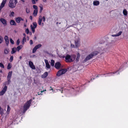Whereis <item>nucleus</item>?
I'll return each mask as SVG.
<instances>
[{
    "instance_id": "4c0bfd02",
    "label": "nucleus",
    "mask_w": 128,
    "mask_h": 128,
    "mask_svg": "<svg viewBox=\"0 0 128 128\" xmlns=\"http://www.w3.org/2000/svg\"><path fill=\"white\" fill-rule=\"evenodd\" d=\"M3 38L1 36H0V44H1L3 41Z\"/></svg>"
},
{
    "instance_id": "0e129e2a",
    "label": "nucleus",
    "mask_w": 128,
    "mask_h": 128,
    "mask_svg": "<svg viewBox=\"0 0 128 128\" xmlns=\"http://www.w3.org/2000/svg\"><path fill=\"white\" fill-rule=\"evenodd\" d=\"M35 56V55H33L32 56V57H34Z\"/></svg>"
},
{
    "instance_id": "8fccbe9b",
    "label": "nucleus",
    "mask_w": 128,
    "mask_h": 128,
    "mask_svg": "<svg viewBox=\"0 0 128 128\" xmlns=\"http://www.w3.org/2000/svg\"><path fill=\"white\" fill-rule=\"evenodd\" d=\"M42 91H41L40 93V92H38V95H42Z\"/></svg>"
},
{
    "instance_id": "b1692460",
    "label": "nucleus",
    "mask_w": 128,
    "mask_h": 128,
    "mask_svg": "<svg viewBox=\"0 0 128 128\" xmlns=\"http://www.w3.org/2000/svg\"><path fill=\"white\" fill-rule=\"evenodd\" d=\"M123 13L124 16H126L127 15L128 12L126 9H124L123 11Z\"/></svg>"
},
{
    "instance_id": "c9c22d12",
    "label": "nucleus",
    "mask_w": 128,
    "mask_h": 128,
    "mask_svg": "<svg viewBox=\"0 0 128 128\" xmlns=\"http://www.w3.org/2000/svg\"><path fill=\"white\" fill-rule=\"evenodd\" d=\"M10 41L11 44H14V42L13 40L11 38H10Z\"/></svg>"
},
{
    "instance_id": "20e7f679",
    "label": "nucleus",
    "mask_w": 128,
    "mask_h": 128,
    "mask_svg": "<svg viewBox=\"0 0 128 128\" xmlns=\"http://www.w3.org/2000/svg\"><path fill=\"white\" fill-rule=\"evenodd\" d=\"M17 3V0H10L8 4L9 6L12 8H14Z\"/></svg>"
},
{
    "instance_id": "5701e85b",
    "label": "nucleus",
    "mask_w": 128,
    "mask_h": 128,
    "mask_svg": "<svg viewBox=\"0 0 128 128\" xmlns=\"http://www.w3.org/2000/svg\"><path fill=\"white\" fill-rule=\"evenodd\" d=\"M118 72V71L116 72H111L110 73H109L108 74H105L104 75H106L105 76H111L112 75V74H114L115 73H116Z\"/></svg>"
},
{
    "instance_id": "7c9ffc66",
    "label": "nucleus",
    "mask_w": 128,
    "mask_h": 128,
    "mask_svg": "<svg viewBox=\"0 0 128 128\" xmlns=\"http://www.w3.org/2000/svg\"><path fill=\"white\" fill-rule=\"evenodd\" d=\"M12 67L11 64L10 63H9L7 66V69H10Z\"/></svg>"
},
{
    "instance_id": "473e14b6",
    "label": "nucleus",
    "mask_w": 128,
    "mask_h": 128,
    "mask_svg": "<svg viewBox=\"0 0 128 128\" xmlns=\"http://www.w3.org/2000/svg\"><path fill=\"white\" fill-rule=\"evenodd\" d=\"M7 89V86H5L2 90L4 92H6V90Z\"/></svg>"
},
{
    "instance_id": "bf43d9fd",
    "label": "nucleus",
    "mask_w": 128,
    "mask_h": 128,
    "mask_svg": "<svg viewBox=\"0 0 128 128\" xmlns=\"http://www.w3.org/2000/svg\"><path fill=\"white\" fill-rule=\"evenodd\" d=\"M36 36H35L34 38V40L36 39Z\"/></svg>"
},
{
    "instance_id": "a18cd8bd",
    "label": "nucleus",
    "mask_w": 128,
    "mask_h": 128,
    "mask_svg": "<svg viewBox=\"0 0 128 128\" xmlns=\"http://www.w3.org/2000/svg\"><path fill=\"white\" fill-rule=\"evenodd\" d=\"M71 47L72 48H75L76 46H74V45L72 44V43H71Z\"/></svg>"
},
{
    "instance_id": "6e6552de",
    "label": "nucleus",
    "mask_w": 128,
    "mask_h": 128,
    "mask_svg": "<svg viewBox=\"0 0 128 128\" xmlns=\"http://www.w3.org/2000/svg\"><path fill=\"white\" fill-rule=\"evenodd\" d=\"M45 62V63L46 66V69H49L50 68V65L49 64L48 60H44Z\"/></svg>"
},
{
    "instance_id": "4be33fe9",
    "label": "nucleus",
    "mask_w": 128,
    "mask_h": 128,
    "mask_svg": "<svg viewBox=\"0 0 128 128\" xmlns=\"http://www.w3.org/2000/svg\"><path fill=\"white\" fill-rule=\"evenodd\" d=\"M10 23L12 25H16V24L15 21L13 20H11L10 22Z\"/></svg>"
},
{
    "instance_id": "69168bd1",
    "label": "nucleus",
    "mask_w": 128,
    "mask_h": 128,
    "mask_svg": "<svg viewBox=\"0 0 128 128\" xmlns=\"http://www.w3.org/2000/svg\"><path fill=\"white\" fill-rule=\"evenodd\" d=\"M43 24H43V23H42V26H43Z\"/></svg>"
},
{
    "instance_id": "a19ab883",
    "label": "nucleus",
    "mask_w": 128,
    "mask_h": 128,
    "mask_svg": "<svg viewBox=\"0 0 128 128\" xmlns=\"http://www.w3.org/2000/svg\"><path fill=\"white\" fill-rule=\"evenodd\" d=\"M13 59V56H10V62H11L12 61Z\"/></svg>"
},
{
    "instance_id": "3c124183",
    "label": "nucleus",
    "mask_w": 128,
    "mask_h": 128,
    "mask_svg": "<svg viewBox=\"0 0 128 128\" xmlns=\"http://www.w3.org/2000/svg\"><path fill=\"white\" fill-rule=\"evenodd\" d=\"M42 20L44 21H45V20H46V19H45V17L44 16H43V17H42Z\"/></svg>"
},
{
    "instance_id": "052dcab7",
    "label": "nucleus",
    "mask_w": 128,
    "mask_h": 128,
    "mask_svg": "<svg viewBox=\"0 0 128 128\" xmlns=\"http://www.w3.org/2000/svg\"><path fill=\"white\" fill-rule=\"evenodd\" d=\"M22 56H20V57H19V58L20 59H21L22 58Z\"/></svg>"
},
{
    "instance_id": "09e8293b",
    "label": "nucleus",
    "mask_w": 128,
    "mask_h": 128,
    "mask_svg": "<svg viewBox=\"0 0 128 128\" xmlns=\"http://www.w3.org/2000/svg\"><path fill=\"white\" fill-rule=\"evenodd\" d=\"M30 45H32L33 44V42L32 40H31L30 41Z\"/></svg>"
},
{
    "instance_id": "4468645a",
    "label": "nucleus",
    "mask_w": 128,
    "mask_h": 128,
    "mask_svg": "<svg viewBox=\"0 0 128 128\" xmlns=\"http://www.w3.org/2000/svg\"><path fill=\"white\" fill-rule=\"evenodd\" d=\"M4 39L6 41V43L7 46H8L9 43V40L8 37L7 36H5Z\"/></svg>"
},
{
    "instance_id": "864d4df0",
    "label": "nucleus",
    "mask_w": 128,
    "mask_h": 128,
    "mask_svg": "<svg viewBox=\"0 0 128 128\" xmlns=\"http://www.w3.org/2000/svg\"><path fill=\"white\" fill-rule=\"evenodd\" d=\"M30 19L31 20H32V16H30Z\"/></svg>"
},
{
    "instance_id": "c85d7f7f",
    "label": "nucleus",
    "mask_w": 128,
    "mask_h": 128,
    "mask_svg": "<svg viewBox=\"0 0 128 128\" xmlns=\"http://www.w3.org/2000/svg\"><path fill=\"white\" fill-rule=\"evenodd\" d=\"M26 41V38L25 37H24L23 38V39L22 41V44H24V42Z\"/></svg>"
},
{
    "instance_id": "72a5a7b5",
    "label": "nucleus",
    "mask_w": 128,
    "mask_h": 128,
    "mask_svg": "<svg viewBox=\"0 0 128 128\" xmlns=\"http://www.w3.org/2000/svg\"><path fill=\"white\" fill-rule=\"evenodd\" d=\"M33 27L34 28H36V27L37 26V25L36 23V22H34L33 23Z\"/></svg>"
},
{
    "instance_id": "de8ad7c7",
    "label": "nucleus",
    "mask_w": 128,
    "mask_h": 128,
    "mask_svg": "<svg viewBox=\"0 0 128 128\" xmlns=\"http://www.w3.org/2000/svg\"><path fill=\"white\" fill-rule=\"evenodd\" d=\"M26 12L27 13H29L30 12V10L29 9L26 8Z\"/></svg>"
},
{
    "instance_id": "4d7b16f0",
    "label": "nucleus",
    "mask_w": 128,
    "mask_h": 128,
    "mask_svg": "<svg viewBox=\"0 0 128 128\" xmlns=\"http://www.w3.org/2000/svg\"><path fill=\"white\" fill-rule=\"evenodd\" d=\"M23 35L25 37L26 36V34H25L24 33V34H23Z\"/></svg>"
},
{
    "instance_id": "f03ea898",
    "label": "nucleus",
    "mask_w": 128,
    "mask_h": 128,
    "mask_svg": "<svg viewBox=\"0 0 128 128\" xmlns=\"http://www.w3.org/2000/svg\"><path fill=\"white\" fill-rule=\"evenodd\" d=\"M98 53V52L97 51H95L92 52L84 60V62H86L88 60H90L94 56L97 55Z\"/></svg>"
},
{
    "instance_id": "0eeeda50",
    "label": "nucleus",
    "mask_w": 128,
    "mask_h": 128,
    "mask_svg": "<svg viewBox=\"0 0 128 128\" xmlns=\"http://www.w3.org/2000/svg\"><path fill=\"white\" fill-rule=\"evenodd\" d=\"M74 43L76 48L78 47L80 45V40L78 39L74 40Z\"/></svg>"
},
{
    "instance_id": "a878e982",
    "label": "nucleus",
    "mask_w": 128,
    "mask_h": 128,
    "mask_svg": "<svg viewBox=\"0 0 128 128\" xmlns=\"http://www.w3.org/2000/svg\"><path fill=\"white\" fill-rule=\"evenodd\" d=\"M80 57V54L79 53H78L77 54V57L76 59V62H77L79 61V59Z\"/></svg>"
},
{
    "instance_id": "603ef678",
    "label": "nucleus",
    "mask_w": 128,
    "mask_h": 128,
    "mask_svg": "<svg viewBox=\"0 0 128 128\" xmlns=\"http://www.w3.org/2000/svg\"><path fill=\"white\" fill-rule=\"evenodd\" d=\"M32 2L33 4H35L36 3L35 1L34 0H32Z\"/></svg>"
},
{
    "instance_id": "412c9836",
    "label": "nucleus",
    "mask_w": 128,
    "mask_h": 128,
    "mask_svg": "<svg viewBox=\"0 0 128 128\" xmlns=\"http://www.w3.org/2000/svg\"><path fill=\"white\" fill-rule=\"evenodd\" d=\"M4 52L5 54H8L9 52V50L8 48H5L4 49Z\"/></svg>"
},
{
    "instance_id": "cd10ccee",
    "label": "nucleus",
    "mask_w": 128,
    "mask_h": 128,
    "mask_svg": "<svg viewBox=\"0 0 128 128\" xmlns=\"http://www.w3.org/2000/svg\"><path fill=\"white\" fill-rule=\"evenodd\" d=\"M22 48V45H20L18 46L16 48V50L18 51L19 52L20 50Z\"/></svg>"
},
{
    "instance_id": "393cba45",
    "label": "nucleus",
    "mask_w": 128,
    "mask_h": 128,
    "mask_svg": "<svg viewBox=\"0 0 128 128\" xmlns=\"http://www.w3.org/2000/svg\"><path fill=\"white\" fill-rule=\"evenodd\" d=\"M38 12V10H34L33 13L34 16H37Z\"/></svg>"
},
{
    "instance_id": "a211bd4d",
    "label": "nucleus",
    "mask_w": 128,
    "mask_h": 128,
    "mask_svg": "<svg viewBox=\"0 0 128 128\" xmlns=\"http://www.w3.org/2000/svg\"><path fill=\"white\" fill-rule=\"evenodd\" d=\"M42 19V16H40L38 18V24L40 26L41 25Z\"/></svg>"
},
{
    "instance_id": "f3484780",
    "label": "nucleus",
    "mask_w": 128,
    "mask_h": 128,
    "mask_svg": "<svg viewBox=\"0 0 128 128\" xmlns=\"http://www.w3.org/2000/svg\"><path fill=\"white\" fill-rule=\"evenodd\" d=\"M48 73L47 72H45L41 76V77L42 78H46L48 75Z\"/></svg>"
},
{
    "instance_id": "c03bdc74",
    "label": "nucleus",
    "mask_w": 128,
    "mask_h": 128,
    "mask_svg": "<svg viewBox=\"0 0 128 128\" xmlns=\"http://www.w3.org/2000/svg\"><path fill=\"white\" fill-rule=\"evenodd\" d=\"M26 32L27 34H28L29 32V31L28 28L26 29Z\"/></svg>"
},
{
    "instance_id": "ddd939ff",
    "label": "nucleus",
    "mask_w": 128,
    "mask_h": 128,
    "mask_svg": "<svg viewBox=\"0 0 128 128\" xmlns=\"http://www.w3.org/2000/svg\"><path fill=\"white\" fill-rule=\"evenodd\" d=\"M16 22L18 23H19L20 22V21L21 20H24L22 18L20 17H18L17 18H16Z\"/></svg>"
},
{
    "instance_id": "338daca9",
    "label": "nucleus",
    "mask_w": 128,
    "mask_h": 128,
    "mask_svg": "<svg viewBox=\"0 0 128 128\" xmlns=\"http://www.w3.org/2000/svg\"><path fill=\"white\" fill-rule=\"evenodd\" d=\"M58 24V22H57L56 23V24Z\"/></svg>"
},
{
    "instance_id": "774afa93",
    "label": "nucleus",
    "mask_w": 128,
    "mask_h": 128,
    "mask_svg": "<svg viewBox=\"0 0 128 128\" xmlns=\"http://www.w3.org/2000/svg\"><path fill=\"white\" fill-rule=\"evenodd\" d=\"M36 2H37L38 1V0H35Z\"/></svg>"
},
{
    "instance_id": "c756f323",
    "label": "nucleus",
    "mask_w": 128,
    "mask_h": 128,
    "mask_svg": "<svg viewBox=\"0 0 128 128\" xmlns=\"http://www.w3.org/2000/svg\"><path fill=\"white\" fill-rule=\"evenodd\" d=\"M54 61L53 60H51V62L50 63V65L52 66H54Z\"/></svg>"
},
{
    "instance_id": "5fc2aeb1",
    "label": "nucleus",
    "mask_w": 128,
    "mask_h": 128,
    "mask_svg": "<svg viewBox=\"0 0 128 128\" xmlns=\"http://www.w3.org/2000/svg\"><path fill=\"white\" fill-rule=\"evenodd\" d=\"M43 1L44 2H46V0H43Z\"/></svg>"
},
{
    "instance_id": "7ed1b4c3",
    "label": "nucleus",
    "mask_w": 128,
    "mask_h": 128,
    "mask_svg": "<svg viewBox=\"0 0 128 128\" xmlns=\"http://www.w3.org/2000/svg\"><path fill=\"white\" fill-rule=\"evenodd\" d=\"M32 101V100H30L27 101L24 104L23 107L24 113L29 108L30 106Z\"/></svg>"
},
{
    "instance_id": "ea45409f",
    "label": "nucleus",
    "mask_w": 128,
    "mask_h": 128,
    "mask_svg": "<svg viewBox=\"0 0 128 128\" xmlns=\"http://www.w3.org/2000/svg\"><path fill=\"white\" fill-rule=\"evenodd\" d=\"M0 67L3 68H4V66L3 64L2 63H0Z\"/></svg>"
},
{
    "instance_id": "6e6d98bb",
    "label": "nucleus",
    "mask_w": 128,
    "mask_h": 128,
    "mask_svg": "<svg viewBox=\"0 0 128 128\" xmlns=\"http://www.w3.org/2000/svg\"><path fill=\"white\" fill-rule=\"evenodd\" d=\"M26 39H27V40H29V37L27 36L26 37Z\"/></svg>"
},
{
    "instance_id": "79ce46f5",
    "label": "nucleus",
    "mask_w": 128,
    "mask_h": 128,
    "mask_svg": "<svg viewBox=\"0 0 128 128\" xmlns=\"http://www.w3.org/2000/svg\"><path fill=\"white\" fill-rule=\"evenodd\" d=\"M5 92L2 90L0 92V96H2L4 94Z\"/></svg>"
},
{
    "instance_id": "e433bc0d",
    "label": "nucleus",
    "mask_w": 128,
    "mask_h": 128,
    "mask_svg": "<svg viewBox=\"0 0 128 128\" xmlns=\"http://www.w3.org/2000/svg\"><path fill=\"white\" fill-rule=\"evenodd\" d=\"M33 8L34 9V10H38V8L36 6L34 5L33 6Z\"/></svg>"
},
{
    "instance_id": "1a4fd4ad",
    "label": "nucleus",
    "mask_w": 128,
    "mask_h": 128,
    "mask_svg": "<svg viewBox=\"0 0 128 128\" xmlns=\"http://www.w3.org/2000/svg\"><path fill=\"white\" fill-rule=\"evenodd\" d=\"M7 0H3L1 4V5L0 6V10L4 6V5L6 4Z\"/></svg>"
},
{
    "instance_id": "bb28decb",
    "label": "nucleus",
    "mask_w": 128,
    "mask_h": 128,
    "mask_svg": "<svg viewBox=\"0 0 128 128\" xmlns=\"http://www.w3.org/2000/svg\"><path fill=\"white\" fill-rule=\"evenodd\" d=\"M7 80V81L6 82L4 83V84L5 85H8L11 82L10 80Z\"/></svg>"
},
{
    "instance_id": "6ab92c4d",
    "label": "nucleus",
    "mask_w": 128,
    "mask_h": 128,
    "mask_svg": "<svg viewBox=\"0 0 128 128\" xmlns=\"http://www.w3.org/2000/svg\"><path fill=\"white\" fill-rule=\"evenodd\" d=\"M122 33V31H120L116 34L112 35V37L119 36Z\"/></svg>"
},
{
    "instance_id": "f8f14e48",
    "label": "nucleus",
    "mask_w": 128,
    "mask_h": 128,
    "mask_svg": "<svg viewBox=\"0 0 128 128\" xmlns=\"http://www.w3.org/2000/svg\"><path fill=\"white\" fill-rule=\"evenodd\" d=\"M29 64L30 67L33 69H35V67L34 65L33 62L31 61H29Z\"/></svg>"
},
{
    "instance_id": "58836bf2",
    "label": "nucleus",
    "mask_w": 128,
    "mask_h": 128,
    "mask_svg": "<svg viewBox=\"0 0 128 128\" xmlns=\"http://www.w3.org/2000/svg\"><path fill=\"white\" fill-rule=\"evenodd\" d=\"M40 13H41L43 10V8L42 6H40Z\"/></svg>"
},
{
    "instance_id": "680f3d73",
    "label": "nucleus",
    "mask_w": 128,
    "mask_h": 128,
    "mask_svg": "<svg viewBox=\"0 0 128 128\" xmlns=\"http://www.w3.org/2000/svg\"><path fill=\"white\" fill-rule=\"evenodd\" d=\"M24 27H26V25L25 24H24Z\"/></svg>"
},
{
    "instance_id": "49530a36",
    "label": "nucleus",
    "mask_w": 128,
    "mask_h": 128,
    "mask_svg": "<svg viewBox=\"0 0 128 128\" xmlns=\"http://www.w3.org/2000/svg\"><path fill=\"white\" fill-rule=\"evenodd\" d=\"M20 42V41L19 40V39H18V40L16 42V44L17 45H18L19 44V43Z\"/></svg>"
},
{
    "instance_id": "aec40b11",
    "label": "nucleus",
    "mask_w": 128,
    "mask_h": 128,
    "mask_svg": "<svg viewBox=\"0 0 128 128\" xmlns=\"http://www.w3.org/2000/svg\"><path fill=\"white\" fill-rule=\"evenodd\" d=\"M16 51V48L14 47L12 48V51L11 52L12 54L15 53Z\"/></svg>"
},
{
    "instance_id": "13d9d810",
    "label": "nucleus",
    "mask_w": 128,
    "mask_h": 128,
    "mask_svg": "<svg viewBox=\"0 0 128 128\" xmlns=\"http://www.w3.org/2000/svg\"><path fill=\"white\" fill-rule=\"evenodd\" d=\"M46 91V90H43V91H42V92H43Z\"/></svg>"
},
{
    "instance_id": "9b49d317",
    "label": "nucleus",
    "mask_w": 128,
    "mask_h": 128,
    "mask_svg": "<svg viewBox=\"0 0 128 128\" xmlns=\"http://www.w3.org/2000/svg\"><path fill=\"white\" fill-rule=\"evenodd\" d=\"M61 64L59 62H56L55 64V67L57 69H59L60 67Z\"/></svg>"
},
{
    "instance_id": "9d476101",
    "label": "nucleus",
    "mask_w": 128,
    "mask_h": 128,
    "mask_svg": "<svg viewBox=\"0 0 128 128\" xmlns=\"http://www.w3.org/2000/svg\"><path fill=\"white\" fill-rule=\"evenodd\" d=\"M0 21L4 26L7 25L6 21L4 18H1L0 19Z\"/></svg>"
},
{
    "instance_id": "423d86ee",
    "label": "nucleus",
    "mask_w": 128,
    "mask_h": 128,
    "mask_svg": "<svg viewBox=\"0 0 128 128\" xmlns=\"http://www.w3.org/2000/svg\"><path fill=\"white\" fill-rule=\"evenodd\" d=\"M42 45L41 44H38V45L36 46L32 50V52L34 53L35 52L36 50L41 47Z\"/></svg>"
},
{
    "instance_id": "f257e3e1",
    "label": "nucleus",
    "mask_w": 128,
    "mask_h": 128,
    "mask_svg": "<svg viewBox=\"0 0 128 128\" xmlns=\"http://www.w3.org/2000/svg\"><path fill=\"white\" fill-rule=\"evenodd\" d=\"M76 56L74 54H73L70 56L68 54H67L65 57V61L66 62H73L76 58Z\"/></svg>"
},
{
    "instance_id": "37998d69",
    "label": "nucleus",
    "mask_w": 128,
    "mask_h": 128,
    "mask_svg": "<svg viewBox=\"0 0 128 128\" xmlns=\"http://www.w3.org/2000/svg\"><path fill=\"white\" fill-rule=\"evenodd\" d=\"M10 108L8 105V108H7V112H9L10 111Z\"/></svg>"
},
{
    "instance_id": "dca6fc26",
    "label": "nucleus",
    "mask_w": 128,
    "mask_h": 128,
    "mask_svg": "<svg viewBox=\"0 0 128 128\" xmlns=\"http://www.w3.org/2000/svg\"><path fill=\"white\" fill-rule=\"evenodd\" d=\"M100 4V2L98 0H95L93 2V4L95 6H98Z\"/></svg>"
},
{
    "instance_id": "2f4dec72",
    "label": "nucleus",
    "mask_w": 128,
    "mask_h": 128,
    "mask_svg": "<svg viewBox=\"0 0 128 128\" xmlns=\"http://www.w3.org/2000/svg\"><path fill=\"white\" fill-rule=\"evenodd\" d=\"M30 26H31V28L32 29V32L33 33H34V31H35L34 29L35 28H33V26L32 25H31Z\"/></svg>"
},
{
    "instance_id": "2eb2a0df",
    "label": "nucleus",
    "mask_w": 128,
    "mask_h": 128,
    "mask_svg": "<svg viewBox=\"0 0 128 128\" xmlns=\"http://www.w3.org/2000/svg\"><path fill=\"white\" fill-rule=\"evenodd\" d=\"M12 74V71L9 72L8 75L7 76V80H10L11 78Z\"/></svg>"
},
{
    "instance_id": "e2e57ef3",
    "label": "nucleus",
    "mask_w": 128,
    "mask_h": 128,
    "mask_svg": "<svg viewBox=\"0 0 128 128\" xmlns=\"http://www.w3.org/2000/svg\"><path fill=\"white\" fill-rule=\"evenodd\" d=\"M21 1L23 2H24V0H21Z\"/></svg>"
},
{
    "instance_id": "39448f33",
    "label": "nucleus",
    "mask_w": 128,
    "mask_h": 128,
    "mask_svg": "<svg viewBox=\"0 0 128 128\" xmlns=\"http://www.w3.org/2000/svg\"><path fill=\"white\" fill-rule=\"evenodd\" d=\"M66 71L67 70L66 69L60 70L58 72L56 75L57 76H59L65 73Z\"/></svg>"
},
{
    "instance_id": "f704fd0d",
    "label": "nucleus",
    "mask_w": 128,
    "mask_h": 128,
    "mask_svg": "<svg viewBox=\"0 0 128 128\" xmlns=\"http://www.w3.org/2000/svg\"><path fill=\"white\" fill-rule=\"evenodd\" d=\"M14 12H12L10 13V17H13L14 16Z\"/></svg>"
}]
</instances>
